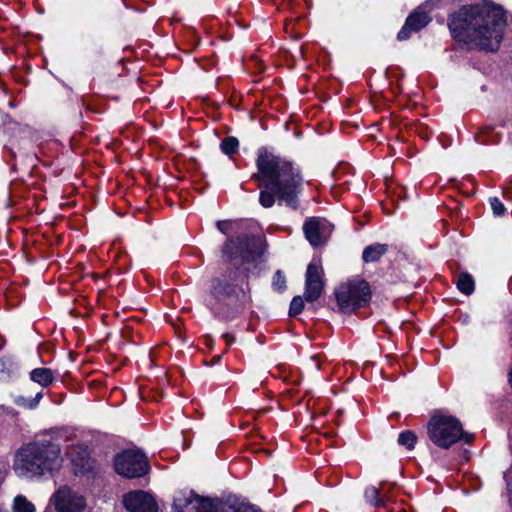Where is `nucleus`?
<instances>
[{"instance_id":"obj_22","label":"nucleus","mask_w":512,"mask_h":512,"mask_svg":"<svg viewBox=\"0 0 512 512\" xmlns=\"http://www.w3.org/2000/svg\"><path fill=\"white\" fill-rule=\"evenodd\" d=\"M304 309V300L301 296H295L293 297L290 308H289V315L294 317L298 314H300Z\"/></svg>"},{"instance_id":"obj_21","label":"nucleus","mask_w":512,"mask_h":512,"mask_svg":"<svg viewBox=\"0 0 512 512\" xmlns=\"http://www.w3.org/2000/svg\"><path fill=\"white\" fill-rule=\"evenodd\" d=\"M367 501L373 503L374 506L380 507L384 505L383 499L379 496V490L375 487H370L365 491Z\"/></svg>"},{"instance_id":"obj_14","label":"nucleus","mask_w":512,"mask_h":512,"mask_svg":"<svg viewBox=\"0 0 512 512\" xmlns=\"http://www.w3.org/2000/svg\"><path fill=\"white\" fill-rule=\"evenodd\" d=\"M303 230L307 240L313 246H319L325 242L323 227L317 218H310L306 220Z\"/></svg>"},{"instance_id":"obj_11","label":"nucleus","mask_w":512,"mask_h":512,"mask_svg":"<svg viewBox=\"0 0 512 512\" xmlns=\"http://www.w3.org/2000/svg\"><path fill=\"white\" fill-rule=\"evenodd\" d=\"M124 506L130 512H157L155 499L147 492L133 491L124 496Z\"/></svg>"},{"instance_id":"obj_10","label":"nucleus","mask_w":512,"mask_h":512,"mask_svg":"<svg viewBox=\"0 0 512 512\" xmlns=\"http://www.w3.org/2000/svg\"><path fill=\"white\" fill-rule=\"evenodd\" d=\"M30 379L39 384L42 388H46L51 385L54 381V372L49 368H35L30 372ZM43 397V389H40L35 393L33 398L25 396H19L16 398V404L20 407L33 409L35 408L41 398Z\"/></svg>"},{"instance_id":"obj_25","label":"nucleus","mask_w":512,"mask_h":512,"mask_svg":"<svg viewBox=\"0 0 512 512\" xmlns=\"http://www.w3.org/2000/svg\"><path fill=\"white\" fill-rule=\"evenodd\" d=\"M228 226H229V224L227 222H224V221L217 222L218 229L223 233H226Z\"/></svg>"},{"instance_id":"obj_7","label":"nucleus","mask_w":512,"mask_h":512,"mask_svg":"<svg viewBox=\"0 0 512 512\" xmlns=\"http://www.w3.org/2000/svg\"><path fill=\"white\" fill-rule=\"evenodd\" d=\"M115 470L127 478H136L144 476L149 470V465L141 451L127 450L116 456Z\"/></svg>"},{"instance_id":"obj_27","label":"nucleus","mask_w":512,"mask_h":512,"mask_svg":"<svg viewBox=\"0 0 512 512\" xmlns=\"http://www.w3.org/2000/svg\"><path fill=\"white\" fill-rule=\"evenodd\" d=\"M220 359H221V356H220V355H219V356H216V357H214L213 362H214V363H216V362H218Z\"/></svg>"},{"instance_id":"obj_12","label":"nucleus","mask_w":512,"mask_h":512,"mask_svg":"<svg viewBox=\"0 0 512 512\" xmlns=\"http://www.w3.org/2000/svg\"><path fill=\"white\" fill-rule=\"evenodd\" d=\"M305 284V300L307 302L316 301L320 297L324 287L322 268L314 263H310L307 267Z\"/></svg>"},{"instance_id":"obj_3","label":"nucleus","mask_w":512,"mask_h":512,"mask_svg":"<svg viewBox=\"0 0 512 512\" xmlns=\"http://www.w3.org/2000/svg\"><path fill=\"white\" fill-rule=\"evenodd\" d=\"M59 450L50 443H29L15 456L13 468L22 477H33L52 471L59 465Z\"/></svg>"},{"instance_id":"obj_4","label":"nucleus","mask_w":512,"mask_h":512,"mask_svg":"<svg viewBox=\"0 0 512 512\" xmlns=\"http://www.w3.org/2000/svg\"><path fill=\"white\" fill-rule=\"evenodd\" d=\"M427 429L431 441L444 449L449 448L461 438L466 442H470L472 438L464 433L460 421L450 415H434L428 422Z\"/></svg>"},{"instance_id":"obj_23","label":"nucleus","mask_w":512,"mask_h":512,"mask_svg":"<svg viewBox=\"0 0 512 512\" xmlns=\"http://www.w3.org/2000/svg\"><path fill=\"white\" fill-rule=\"evenodd\" d=\"M491 208L496 216H502L506 210L503 203L497 197L491 199Z\"/></svg>"},{"instance_id":"obj_2","label":"nucleus","mask_w":512,"mask_h":512,"mask_svg":"<svg viewBox=\"0 0 512 512\" xmlns=\"http://www.w3.org/2000/svg\"><path fill=\"white\" fill-rule=\"evenodd\" d=\"M258 172L252 178L259 182L261 188L259 202L265 208H270L275 203V197L285 202L288 206L296 208L298 193L303 178L300 171L294 165L267 149L262 148L257 157Z\"/></svg>"},{"instance_id":"obj_24","label":"nucleus","mask_w":512,"mask_h":512,"mask_svg":"<svg viewBox=\"0 0 512 512\" xmlns=\"http://www.w3.org/2000/svg\"><path fill=\"white\" fill-rule=\"evenodd\" d=\"M273 285L278 290H284L285 287H286L285 276L282 274V272L280 270L276 271V273H275L274 280H273Z\"/></svg>"},{"instance_id":"obj_5","label":"nucleus","mask_w":512,"mask_h":512,"mask_svg":"<svg viewBox=\"0 0 512 512\" xmlns=\"http://www.w3.org/2000/svg\"><path fill=\"white\" fill-rule=\"evenodd\" d=\"M339 309L351 313L371 299V290L365 280H353L339 286L335 293Z\"/></svg>"},{"instance_id":"obj_18","label":"nucleus","mask_w":512,"mask_h":512,"mask_svg":"<svg viewBox=\"0 0 512 512\" xmlns=\"http://www.w3.org/2000/svg\"><path fill=\"white\" fill-rule=\"evenodd\" d=\"M74 465L78 468V472L84 474L91 470L92 466L90 464V458L86 452L83 450L80 454L79 460L73 459Z\"/></svg>"},{"instance_id":"obj_20","label":"nucleus","mask_w":512,"mask_h":512,"mask_svg":"<svg viewBox=\"0 0 512 512\" xmlns=\"http://www.w3.org/2000/svg\"><path fill=\"white\" fill-rule=\"evenodd\" d=\"M238 145H239V141L237 138L232 137V136L226 137L221 142V150L225 154L231 155L237 150Z\"/></svg>"},{"instance_id":"obj_16","label":"nucleus","mask_w":512,"mask_h":512,"mask_svg":"<svg viewBox=\"0 0 512 512\" xmlns=\"http://www.w3.org/2000/svg\"><path fill=\"white\" fill-rule=\"evenodd\" d=\"M456 285L459 291L466 295H470L474 291V280L467 272L459 274Z\"/></svg>"},{"instance_id":"obj_28","label":"nucleus","mask_w":512,"mask_h":512,"mask_svg":"<svg viewBox=\"0 0 512 512\" xmlns=\"http://www.w3.org/2000/svg\"><path fill=\"white\" fill-rule=\"evenodd\" d=\"M509 382H510V384L512 385V370H511V371H510V373H509Z\"/></svg>"},{"instance_id":"obj_13","label":"nucleus","mask_w":512,"mask_h":512,"mask_svg":"<svg viewBox=\"0 0 512 512\" xmlns=\"http://www.w3.org/2000/svg\"><path fill=\"white\" fill-rule=\"evenodd\" d=\"M430 21L429 16L424 12H414L406 20L405 25L400 30L397 38L400 41L406 40L410 37V32H418L425 27Z\"/></svg>"},{"instance_id":"obj_6","label":"nucleus","mask_w":512,"mask_h":512,"mask_svg":"<svg viewBox=\"0 0 512 512\" xmlns=\"http://www.w3.org/2000/svg\"><path fill=\"white\" fill-rule=\"evenodd\" d=\"M223 254L234 266L254 262L262 254V242L256 237L230 239L223 248Z\"/></svg>"},{"instance_id":"obj_8","label":"nucleus","mask_w":512,"mask_h":512,"mask_svg":"<svg viewBox=\"0 0 512 512\" xmlns=\"http://www.w3.org/2000/svg\"><path fill=\"white\" fill-rule=\"evenodd\" d=\"M240 272L238 268L228 267L221 277H215L211 281V295L220 302L233 300L238 297L237 282Z\"/></svg>"},{"instance_id":"obj_26","label":"nucleus","mask_w":512,"mask_h":512,"mask_svg":"<svg viewBox=\"0 0 512 512\" xmlns=\"http://www.w3.org/2000/svg\"><path fill=\"white\" fill-rule=\"evenodd\" d=\"M223 338L225 339V341L227 342L228 345H230L231 343L234 342V337L228 333L224 334L223 335Z\"/></svg>"},{"instance_id":"obj_17","label":"nucleus","mask_w":512,"mask_h":512,"mask_svg":"<svg viewBox=\"0 0 512 512\" xmlns=\"http://www.w3.org/2000/svg\"><path fill=\"white\" fill-rule=\"evenodd\" d=\"M14 510L15 512H35V507L26 497L18 495L14 499Z\"/></svg>"},{"instance_id":"obj_19","label":"nucleus","mask_w":512,"mask_h":512,"mask_svg":"<svg viewBox=\"0 0 512 512\" xmlns=\"http://www.w3.org/2000/svg\"><path fill=\"white\" fill-rule=\"evenodd\" d=\"M416 440V434L410 430L402 432L398 437V443L402 446H405L407 449H413Z\"/></svg>"},{"instance_id":"obj_9","label":"nucleus","mask_w":512,"mask_h":512,"mask_svg":"<svg viewBox=\"0 0 512 512\" xmlns=\"http://www.w3.org/2000/svg\"><path fill=\"white\" fill-rule=\"evenodd\" d=\"M50 502L57 512H83L86 508L84 496L66 485L53 493Z\"/></svg>"},{"instance_id":"obj_1","label":"nucleus","mask_w":512,"mask_h":512,"mask_svg":"<svg viewBox=\"0 0 512 512\" xmlns=\"http://www.w3.org/2000/svg\"><path fill=\"white\" fill-rule=\"evenodd\" d=\"M505 25L503 10L487 2L462 8L449 22L456 40L486 51L499 48Z\"/></svg>"},{"instance_id":"obj_15","label":"nucleus","mask_w":512,"mask_h":512,"mask_svg":"<svg viewBox=\"0 0 512 512\" xmlns=\"http://www.w3.org/2000/svg\"><path fill=\"white\" fill-rule=\"evenodd\" d=\"M387 252V245L375 243L367 246L363 251V260L368 262H375L379 260Z\"/></svg>"}]
</instances>
